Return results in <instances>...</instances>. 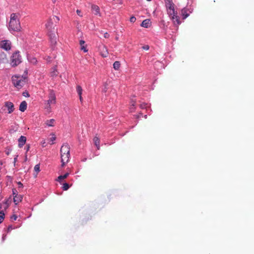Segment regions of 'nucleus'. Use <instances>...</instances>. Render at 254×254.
Masks as SVG:
<instances>
[{
    "label": "nucleus",
    "mask_w": 254,
    "mask_h": 254,
    "mask_svg": "<svg viewBox=\"0 0 254 254\" xmlns=\"http://www.w3.org/2000/svg\"><path fill=\"white\" fill-rule=\"evenodd\" d=\"M135 102L134 101H132V102H131V105H132V106H134V105H135Z\"/></svg>",
    "instance_id": "42"
},
{
    "label": "nucleus",
    "mask_w": 254,
    "mask_h": 254,
    "mask_svg": "<svg viewBox=\"0 0 254 254\" xmlns=\"http://www.w3.org/2000/svg\"><path fill=\"white\" fill-rule=\"evenodd\" d=\"M34 171L37 173H38L40 171V165L37 164L34 167Z\"/></svg>",
    "instance_id": "29"
},
{
    "label": "nucleus",
    "mask_w": 254,
    "mask_h": 254,
    "mask_svg": "<svg viewBox=\"0 0 254 254\" xmlns=\"http://www.w3.org/2000/svg\"><path fill=\"white\" fill-rule=\"evenodd\" d=\"M27 103L25 101H22L19 105V110L21 112H24L27 108Z\"/></svg>",
    "instance_id": "17"
},
{
    "label": "nucleus",
    "mask_w": 254,
    "mask_h": 254,
    "mask_svg": "<svg viewBox=\"0 0 254 254\" xmlns=\"http://www.w3.org/2000/svg\"><path fill=\"white\" fill-rule=\"evenodd\" d=\"M107 90V87L106 86H105L104 89L103 90V91L104 92H106Z\"/></svg>",
    "instance_id": "41"
},
{
    "label": "nucleus",
    "mask_w": 254,
    "mask_h": 254,
    "mask_svg": "<svg viewBox=\"0 0 254 254\" xmlns=\"http://www.w3.org/2000/svg\"><path fill=\"white\" fill-rule=\"evenodd\" d=\"M167 12L170 17H172V16H174L176 14H177V12L175 11V9L172 10H168Z\"/></svg>",
    "instance_id": "24"
},
{
    "label": "nucleus",
    "mask_w": 254,
    "mask_h": 254,
    "mask_svg": "<svg viewBox=\"0 0 254 254\" xmlns=\"http://www.w3.org/2000/svg\"><path fill=\"white\" fill-rule=\"evenodd\" d=\"M21 63V57L19 52H15L13 54L10 58V64L12 66L14 67Z\"/></svg>",
    "instance_id": "6"
},
{
    "label": "nucleus",
    "mask_w": 254,
    "mask_h": 254,
    "mask_svg": "<svg viewBox=\"0 0 254 254\" xmlns=\"http://www.w3.org/2000/svg\"><path fill=\"white\" fill-rule=\"evenodd\" d=\"M53 21L56 22L59 21V18L58 16H54L52 18H50L46 24L47 29L48 30V33H52L56 32L57 30L55 28V25L53 23Z\"/></svg>",
    "instance_id": "5"
},
{
    "label": "nucleus",
    "mask_w": 254,
    "mask_h": 254,
    "mask_svg": "<svg viewBox=\"0 0 254 254\" xmlns=\"http://www.w3.org/2000/svg\"><path fill=\"white\" fill-rule=\"evenodd\" d=\"M45 143V141L42 143L43 146H44Z\"/></svg>",
    "instance_id": "45"
},
{
    "label": "nucleus",
    "mask_w": 254,
    "mask_h": 254,
    "mask_svg": "<svg viewBox=\"0 0 254 254\" xmlns=\"http://www.w3.org/2000/svg\"><path fill=\"white\" fill-rule=\"evenodd\" d=\"M18 147L21 148L25 144L26 141V137L24 136H21L18 140Z\"/></svg>",
    "instance_id": "11"
},
{
    "label": "nucleus",
    "mask_w": 254,
    "mask_h": 254,
    "mask_svg": "<svg viewBox=\"0 0 254 254\" xmlns=\"http://www.w3.org/2000/svg\"><path fill=\"white\" fill-rule=\"evenodd\" d=\"M22 94L25 97H29L30 96L28 92L27 91L23 92Z\"/></svg>",
    "instance_id": "34"
},
{
    "label": "nucleus",
    "mask_w": 254,
    "mask_h": 254,
    "mask_svg": "<svg viewBox=\"0 0 254 254\" xmlns=\"http://www.w3.org/2000/svg\"><path fill=\"white\" fill-rule=\"evenodd\" d=\"M4 106L7 108L8 111V113L9 114H11L12 112H13V111L14 110V105L11 102H9V101L5 102L4 103Z\"/></svg>",
    "instance_id": "10"
},
{
    "label": "nucleus",
    "mask_w": 254,
    "mask_h": 254,
    "mask_svg": "<svg viewBox=\"0 0 254 254\" xmlns=\"http://www.w3.org/2000/svg\"><path fill=\"white\" fill-rule=\"evenodd\" d=\"M55 122V120L54 119H51L46 121L45 124L48 127H53L54 126Z\"/></svg>",
    "instance_id": "22"
},
{
    "label": "nucleus",
    "mask_w": 254,
    "mask_h": 254,
    "mask_svg": "<svg viewBox=\"0 0 254 254\" xmlns=\"http://www.w3.org/2000/svg\"><path fill=\"white\" fill-rule=\"evenodd\" d=\"M110 37V35L107 32H105L104 34V37L105 38H109Z\"/></svg>",
    "instance_id": "35"
},
{
    "label": "nucleus",
    "mask_w": 254,
    "mask_h": 254,
    "mask_svg": "<svg viewBox=\"0 0 254 254\" xmlns=\"http://www.w3.org/2000/svg\"><path fill=\"white\" fill-rule=\"evenodd\" d=\"M189 9L187 8H184L181 10V14L183 19H186L189 16Z\"/></svg>",
    "instance_id": "15"
},
{
    "label": "nucleus",
    "mask_w": 254,
    "mask_h": 254,
    "mask_svg": "<svg viewBox=\"0 0 254 254\" xmlns=\"http://www.w3.org/2000/svg\"><path fill=\"white\" fill-rule=\"evenodd\" d=\"M53 136L50 138V140L52 142L51 144H54L53 141L56 140V137L54 134H52Z\"/></svg>",
    "instance_id": "30"
},
{
    "label": "nucleus",
    "mask_w": 254,
    "mask_h": 254,
    "mask_svg": "<svg viewBox=\"0 0 254 254\" xmlns=\"http://www.w3.org/2000/svg\"><path fill=\"white\" fill-rule=\"evenodd\" d=\"M91 8L92 10L94 11V14L101 16V14L100 12V8L98 6L96 5H93L91 6Z\"/></svg>",
    "instance_id": "14"
},
{
    "label": "nucleus",
    "mask_w": 254,
    "mask_h": 254,
    "mask_svg": "<svg viewBox=\"0 0 254 254\" xmlns=\"http://www.w3.org/2000/svg\"><path fill=\"white\" fill-rule=\"evenodd\" d=\"M142 48L144 49V50H148L149 48V46L148 45H145L144 46H143L142 47Z\"/></svg>",
    "instance_id": "36"
},
{
    "label": "nucleus",
    "mask_w": 254,
    "mask_h": 254,
    "mask_svg": "<svg viewBox=\"0 0 254 254\" xmlns=\"http://www.w3.org/2000/svg\"><path fill=\"white\" fill-rule=\"evenodd\" d=\"M120 63L118 61L115 62L113 64V67L116 70H118L120 67Z\"/></svg>",
    "instance_id": "25"
},
{
    "label": "nucleus",
    "mask_w": 254,
    "mask_h": 254,
    "mask_svg": "<svg viewBox=\"0 0 254 254\" xmlns=\"http://www.w3.org/2000/svg\"><path fill=\"white\" fill-rule=\"evenodd\" d=\"M79 100L81 102H82L83 98L82 97V95H79Z\"/></svg>",
    "instance_id": "39"
},
{
    "label": "nucleus",
    "mask_w": 254,
    "mask_h": 254,
    "mask_svg": "<svg viewBox=\"0 0 254 254\" xmlns=\"http://www.w3.org/2000/svg\"><path fill=\"white\" fill-rule=\"evenodd\" d=\"M76 13H77V14L79 16H81H81H82V15L81 14V11H80V10L77 9V10H76Z\"/></svg>",
    "instance_id": "38"
},
{
    "label": "nucleus",
    "mask_w": 254,
    "mask_h": 254,
    "mask_svg": "<svg viewBox=\"0 0 254 254\" xmlns=\"http://www.w3.org/2000/svg\"><path fill=\"white\" fill-rule=\"evenodd\" d=\"M79 43L81 47V50L83 51L84 52H87L88 50L86 49V46L85 45V41L83 40H80Z\"/></svg>",
    "instance_id": "19"
},
{
    "label": "nucleus",
    "mask_w": 254,
    "mask_h": 254,
    "mask_svg": "<svg viewBox=\"0 0 254 254\" xmlns=\"http://www.w3.org/2000/svg\"><path fill=\"white\" fill-rule=\"evenodd\" d=\"M99 51L101 55L103 57H107L108 55V52L107 47L105 45H101L99 47Z\"/></svg>",
    "instance_id": "9"
},
{
    "label": "nucleus",
    "mask_w": 254,
    "mask_h": 254,
    "mask_svg": "<svg viewBox=\"0 0 254 254\" xmlns=\"http://www.w3.org/2000/svg\"><path fill=\"white\" fill-rule=\"evenodd\" d=\"M30 148V144H27L26 146V152H27V151H28L29 150Z\"/></svg>",
    "instance_id": "37"
},
{
    "label": "nucleus",
    "mask_w": 254,
    "mask_h": 254,
    "mask_svg": "<svg viewBox=\"0 0 254 254\" xmlns=\"http://www.w3.org/2000/svg\"><path fill=\"white\" fill-rule=\"evenodd\" d=\"M52 1H53V2L54 3H55V2H56V0H52Z\"/></svg>",
    "instance_id": "43"
},
{
    "label": "nucleus",
    "mask_w": 254,
    "mask_h": 254,
    "mask_svg": "<svg viewBox=\"0 0 254 254\" xmlns=\"http://www.w3.org/2000/svg\"><path fill=\"white\" fill-rule=\"evenodd\" d=\"M11 79L13 85L18 89H21L26 83V78L20 75H14Z\"/></svg>",
    "instance_id": "3"
},
{
    "label": "nucleus",
    "mask_w": 254,
    "mask_h": 254,
    "mask_svg": "<svg viewBox=\"0 0 254 254\" xmlns=\"http://www.w3.org/2000/svg\"><path fill=\"white\" fill-rule=\"evenodd\" d=\"M12 194H13V196L16 194H18L17 191L16 190V189H12Z\"/></svg>",
    "instance_id": "32"
},
{
    "label": "nucleus",
    "mask_w": 254,
    "mask_h": 254,
    "mask_svg": "<svg viewBox=\"0 0 254 254\" xmlns=\"http://www.w3.org/2000/svg\"><path fill=\"white\" fill-rule=\"evenodd\" d=\"M93 141L94 143V144L96 146L98 149H99L100 148V140L98 137L95 136L93 138Z\"/></svg>",
    "instance_id": "20"
},
{
    "label": "nucleus",
    "mask_w": 254,
    "mask_h": 254,
    "mask_svg": "<svg viewBox=\"0 0 254 254\" xmlns=\"http://www.w3.org/2000/svg\"><path fill=\"white\" fill-rule=\"evenodd\" d=\"M18 185H19V187H23V185L21 183V182H18Z\"/></svg>",
    "instance_id": "40"
},
{
    "label": "nucleus",
    "mask_w": 254,
    "mask_h": 254,
    "mask_svg": "<svg viewBox=\"0 0 254 254\" xmlns=\"http://www.w3.org/2000/svg\"><path fill=\"white\" fill-rule=\"evenodd\" d=\"M140 106H141V108H144V106H145V105H144V106H143L142 105H140Z\"/></svg>",
    "instance_id": "44"
},
{
    "label": "nucleus",
    "mask_w": 254,
    "mask_h": 254,
    "mask_svg": "<svg viewBox=\"0 0 254 254\" xmlns=\"http://www.w3.org/2000/svg\"><path fill=\"white\" fill-rule=\"evenodd\" d=\"M69 186L67 183H65L63 184V190H66L69 189Z\"/></svg>",
    "instance_id": "28"
},
{
    "label": "nucleus",
    "mask_w": 254,
    "mask_h": 254,
    "mask_svg": "<svg viewBox=\"0 0 254 254\" xmlns=\"http://www.w3.org/2000/svg\"><path fill=\"white\" fill-rule=\"evenodd\" d=\"M17 216L15 214H14L11 216V219L13 221L16 220L17 219Z\"/></svg>",
    "instance_id": "33"
},
{
    "label": "nucleus",
    "mask_w": 254,
    "mask_h": 254,
    "mask_svg": "<svg viewBox=\"0 0 254 254\" xmlns=\"http://www.w3.org/2000/svg\"><path fill=\"white\" fill-rule=\"evenodd\" d=\"M170 18L173 20L174 24L178 25L181 24L180 18H179V16L177 15V14H176L174 16H172V17H171Z\"/></svg>",
    "instance_id": "13"
},
{
    "label": "nucleus",
    "mask_w": 254,
    "mask_h": 254,
    "mask_svg": "<svg viewBox=\"0 0 254 254\" xmlns=\"http://www.w3.org/2000/svg\"><path fill=\"white\" fill-rule=\"evenodd\" d=\"M56 32L57 31L52 33H48L51 44L52 47H54L57 44V36Z\"/></svg>",
    "instance_id": "8"
},
{
    "label": "nucleus",
    "mask_w": 254,
    "mask_h": 254,
    "mask_svg": "<svg viewBox=\"0 0 254 254\" xmlns=\"http://www.w3.org/2000/svg\"><path fill=\"white\" fill-rule=\"evenodd\" d=\"M61 158L62 166L64 167L69 161L70 157V147L67 143L64 144L61 148Z\"/></svg>",
    "instance_id": "2"
},
{
    "label": "nucleus",
    "mask_w": 254,
    "mask_h": 254,
    "mask_svg": "<svg viewBox=\"0 0 254 254\" xmlns=\"http://www.w3.org/2000/svg\"><path fill=\"white\" fill-rule=\"evenodd\" d=\"M4 213L2 211H0V223H2L4 218Z\"/></svg>",
    "instance_id": "27"
},
{
    "label": "nucleus",
    "mask_w": 254,
    "mask_h": 254,
    "mask_svg": "<svg viewBox=\"0 0 254 254\" xmlns=\"http://www.w3.org/2000/svg\"><path fill=\"white\" fill-rule=\"evenodd\" d=\"M129 20L130 22L134 23L136 21V18L134 16H131Z\"/></svg>",
    "instance_id": "31"
},
{
    "label": "nucleus",
    "mask_w": 254,
    "mask_h": 254,
    "mask_svg": "<svg viewBox=\"0 0 254 254\" xmlns=\"http://www.w3.org/2000/svg\"><path fill=\"white\" fill-rule=\"evenodd\" d=\"M23 199V196L21 195H18L16 194L13 197V202L14 203L17 205L20 202L22 201Z\"/></svg>",
    "instance_id": "12"
},
{
    "label": "nucleus",
    "mask_w": 254,
    "mask_h": 254,
    "mask_svg": "<svg viewBox=\"0 0 254 254\" xmlns=\"http://www.w3.org/2000/svg\"><path fill=\"white\" fill-rule=\"evenodd\" d=\"M76 91L78 95H82V88L80 85L76 86Z\"/></svg>",
    "instance_id": "26"
},
{
    "label": "nucleus",
    "mask_w": 254,
    "mask_h": 254,
    "mask_svg": "<svg viewBox=\"0 0 254 254\" xmlns=\"http://www.w3.org/2000/svg\"><path fill=\"white\" fill-rule=\"evenodd\" d=\"M151 25V22L150 20L148 19H146L144 20L142 23L141 24V26L145 28H148Z\"/></svg>",
    "instance_id": "16"
},
{
    "label": "nucleus",
    "mask_w": 254,
    "mask_h": 254,
    "mask_svg": "<svg viewBox=\"0 0 254 254\" xmlns=\"http://www.w3.org/2000/svg\"><path fill=\"white\" fill-rule=\"evenodd\" d=\"M45 107L46 109L49 110L51 108V104H55L56 103V97L54 91L50 90L49 94V99L45 101Z\"/></svg>",
    "instance_id": "4"
},
{
    "label": "nucleus",
    "mask_w": 254,
    "mask_h": 254,
    "mask_svg": "<svg viewBox=\"0 0 254 254\" xmlns=\"http://www.w3.org/2000/svg\"><path fill=\"white\" fill-rule=\"evenodd\" d=\"M166 7L168 10H172L174 8V4L173 3L172 1H171L170 0H168V2H166Z\"/></svg>",
    "instance_id": "18"
},
{
    "label": "nucleus",
    "mask_w": 254,
    "mask_h": 254,
    "mask_svg": "<svg viewBox=\"0 0 254 254\" xmlns=\"http://www.w3.org/2000/svg\"><path fill=\"white\" fill-rule=\"evenodd\" d=\"M21 29L18 14L13 13L10 15L8 29L10 31H20Z\"/></svg>",
    "instance_id": "1"
},
{
    "label": "nucleus",
    "mask_w": 254,
    "mask_h": 254,
    "mask_svg": "<svg viewBox=\"0 0 254 254\" xmlns=\"http://www.w3.org/2000/svg\"><path fill=\"white\" fill-rule=\"evenodd\" d=\"M52 70L50 72L51 76L53 77L57 76L58 74V72L56 68V67H54L53 68H52Z\"/></svg>",
    "instance_id": "21"
},
{
    "label": "nucleus",
    "mask_w": 254,
    "mask_h": 254,
    "mask_svg": "<svg viewBox=\"0 0 254 254\" xmlns=\"http://www.w3.org/2000/svg\"><path fill=\"white\" fill-rule=\"evenodd\" d=\"M11 43L10 41L4 40L0 43V47L5 51H9L11 49Z\"/></svg>",
    "instance_id": "7"
},
{
    "label": "nucleus",
    "mask_w": 254,
    "mask_h": 254,
    "mask_svg": "<svg viewBox=\"0 0 254 254\" xmlns=\"http://www.w3.org/2000/svg\"><path fill=\"white\" fill-rule=\"evenodd\" d=\"M68 175H69V173H65L64 175L59 176L58 177V179H57V181H59V182H60L62 180L66 179L68 176Z\"/></svg>",
    "instance_id": "23"
}]
</instances>
